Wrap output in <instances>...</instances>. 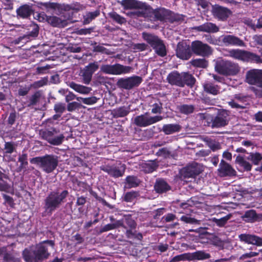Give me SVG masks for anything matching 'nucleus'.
I'll use <instances>...</instances> for the list:
<instances>
[{
    "mask_svg": "<svg viewBox=\"0 0 262 262\" xmlns=\"http://www.w3.org/2000/svg\"><path fill=\"white\" fill-rule=\"evenodd\" d=\"M60 130L55 127L46 129L41 133V138L51 145L58 146L61 145L65 138L63 134H59Z\"/></svg>",
    "mask_w": 262,
    "mask_h": 262,
    "instance_id": "obj_8",
    "label": "nucleus"
},
{
    "mask_svg": "<svg viewBox=\"0 0 262 262\" xmlns=\"http://www.w3.org/2000/svg\"><path fill=\"white\" fill-rule=\"evenodd\" d=\"M18 18L29 19L34 13L33 4H25L20 5L16 10Z\"/></svg>",
    "mask_w": 262,
    "mask_h": 262,
    "instance_id": "obj_16",
    "label": "nucleus"
},
{
    "mask_svg": "<svg viewBox=\"0 0 262 262\" xmlns=\"http://www.w3.org/2000/svg\"><path fill=\"white\" fill-rule=\"evenodd\" d=\"M169 10L164 8H157L152 10L151 16L152 17V20L160 21H167L168 16Z\"/></svg>",
    "mask_w": 262,
    "mask_h": 262,
    "instance_id": "obj_22",
    "label": "nucleus"
},
{
    "mask_svg": "<svg viewBox=\"0 0 262 262\" xmlns=\"http://www.w3.org/2000/svg\"><path fill=\"white\" fill-rule=\"evenodd\" d=\"M184 20V15L182 14H179L175 13L169 10L168 16L167 17L168 21L170 23L179 22Z\"/></svg>",
    "mask_w": 262,
    "mask_h": 262,
    "instance_id": "obj_45",
    "label": "nucleus"
},
{
    "mask_svg": "<svg viewBox=\"0 0 262 262\" xmlns=\"http://www.w3.org/2000/svg\"><path fill=\"white\" fill-rule=\"evenodd\" d=\"M99 68L98 64L96 62L90 63L86 67L85 70L93 74Z\"/></svg>",
    "mask_w": 262,
    "mask_h": 262,
    "instance_id": "obj_64",
    "label": "nucleus"
},
{
    "mask_svg": "<svg viewBox=\"0 0 262 262\" xmlns=\"http://www.w3.org/2000/svg\"><path fill=\"white\" fill-rule=\"evenodd\" d=\"M15 149V144L12 142H6L4 145L5 152L6 154L13 153Z\"/></svg>",
    "mask_w": 262,
    "mask_h": 262,
    "instance_id": "obj_60",
    "label": "nucleus"
},
{
    "mask_svg": "<svg viewBox=\"0 0 262 262\" xmlns=\"http://www.w3.org/2000/svg\"><path fill=\"white\" fill-rule=\"evenodd\" d=\"M100 15V11L99 10H95L93 12H90L86 14V17L84 18V24H89L93 19Z\"/></svg>",
    "mask_w": 262,
    "mask_h": 262,
    "instance_id": "obj_52",
    "label": "nucleus"
},
{
    "mask_svg": "<svg viewBox=\"0 0 262 262\" xmlns=\"http://www.w3.org/2000/svg\"><path fill=\"white\" fill-rule=\"evenodd\" d=\"M109 16L114 21L120 25L124 24L126 22V20L125 17L118 14L116 12H112L110 13Z\"/></svg>",
    "mask_w": 262,
    "mask_h": 262,
    "instance_id": "obj_50",
    "label": "nucleus"
},
{
    "mask_svg": "<svg viewBox=\"0 0 262 262\" xmlns=\"http://www.w3.org/2000/svg\"><path fill=\"white\" fill-rule=\"evenodd\" d=\"M159 166L157 160H148L140 165L141 170L145 173H150L157 170Z\"/></svg>",
    "mask_w": 262,
    "mask_h": 262,
    "instance_id": "obj_24",
    "label": "nucleus"
},
{
    "mask_svg": "<svg viewBox=\"0 0 262 262\" xmlns=\"http://www.w3.org/2000/svg\"><path fill=\"white\" fill-rule=\"evenodd\" d=\"M125 235L128 238H134L139 241H142L143 239V235L141 233H137L136 230L133 231L132 230H126L125 232Z\"/></svg>",
    "mask_w": 262,
    "mask_h": 262,
    "instance_id": "obj_53",
    "label": "nucleus"
},
{
    "mask_svg": "<svg viewBox=\"0 0 262 262\" xmlns=\"http://www.w3.org/2000/svg\"><path fill=\"white\" fill-rule=\"evenodd\" d=\"M191 64L195 68H206L208 67V62L205 58H196L190 61Z\"/></svg>",
    "mask_w": 262,
    "mask_h": 262,
    "instance_id": "obj_43",
    "label": "nucleus"
},
{
    "mask_svg": "<svg viewBox=\"0 0 262 262\" xmlns=\"http://www.w3.org/2000/svg\"><path fill=\"white\" fill-rule=\"evenodd\" d=\"M152 107L151 112L152 114H161L162 111V103L161 102L155 103L151 105Z\"/></svg>",
    "mask_w": 262,
    "mask_h": 262,
    "instance_id": "obj_62",
    "label": "nucleus"
},
{
    "mask_svg": "<svg viewBox=\"0 0 262 262\" xmlns=\"http://www.w3.org/2000/svg\"><path fill=\"white\" fill-rule=\"evenodd\" d=\"M231 215L228 214L220 219H217L216 218H213V221L216 224V225L220 227H224L227 221L230 219Z\"/></svg>",
    "mask_w": 262,
    "mask_h": 262,
    "instance_id": "obj_56",
    "label": "nucleus"
},
{
    "mask_svg": "<svg viewBox=\"0 0 262 262\" xmlns=\"http://www.w3.org/2000/svg\"><path fill=\"white\" fill-rule=\"evenodd\" d=\"M201 173L200 169L194 166H187L183 169L182 175L184 178H194Z\"/></svg>",
    "mask_w": 262,
    "mask_h": 262,
    "instance_id": "obj_33",
    "label": "nucleus"
},
{
    "mask_svg": "<svg viewBox=\"0 0 262 262\" xmlns=\"http://www.w3.org/2000/svg\"><path fill=\"white\" fill-rule=\"evenodd\" d=\"M215 71L224 76H234L240 71V67L236 63L226 60L217 61L215 66Z\"/></svg>",
    "mask_w": 262,
    "mask_h": 262,
    "instance_id": "obj_6",
    "label": "nucleus"
},
{
    "mask_svg": "<svg viewBox=\"0 0 262 262\" xmlns=\"http://www.w3.org/2000/svg\"><path fill=\"white\" fill-rule=\"evenodd\" d=\"M190 260L189 253H183L174 256L169 262H178L184 260Z\"/></svg>",
    "mask_w": 262,
    "mask_h": 262,
    "instance_id": "obj_58",
    "label": "nucleus"
},
{
    "mask_svg": "<svg viewBox=\"0 0 262 262\" xmlns=\"http://www.w3.org/2000/svg\"><path fill=\"white\" fill-rule=\"evenodd\" d=\"M66 104L62 102H57L54 104V111L56 113L62 115L66 111Z\"/></svg>",
    "mask_w": 262,
    "mask_h": 262,
    "instance_id": "obj_59",
    "label": "nucleus"
},
{
    "mask_svg": "<svg viewBox=\"0 0 262 262\" xmlns=\"http://www.w3.org/2000/svg\"><path fill=\"white\" fill-rule=\"evenodd\" d=\"M246 158L251 161L254 165H257L262 160V156L259 152H250Z\"/></svg>",
    "mask_w": 262,
    "mask_h": 262,
    "instance_id": "obj_47",
    "label": "nucleus"
},
{
    "mask_svg": "<svg viewBox=\"0 0 262 262\" xmlns=\"http://www.w3.org/2000/svg\"><path fill=\"white\" fill-rule=\"evenodd\" d=\"M244 61L256 63H262V59L259 55L249 51H246Z\"/></svg>",
    "mask_w": 262,
    "mask_h": 262,
    "instance_id": "obj_38",
    "label": "nucleus"
},
{
    "mask_svg": "<svg viewBox=\"0 0 262 262\" xmlns=\"http://www.w3.org/2000/svg\"><path fill=\"white\" fill-rule=\"evenodd\" d=\"M194 29L198 32H207L210 33H216L219 31V27L215 24L210 22L205 23L201 25L195 26Z\"/></svg>",
    "mask_w": 262,
    "mask_h": 262,
    "instance_id": "obj_23",
    "label": "nucleus"
},
{
    "mask_svg": "<svg viewBox=\"0 0 262 262\" xmlns=\"http://www.w3.org/2000/svg\"><path fill=\"white\" fill-rule=\"evenodd\" d=\"M49 244L52 248L55 246V242L53 240H45L35 246L26 248L22 252V257L25 262H42L48 259L50 253L48 248L45 244Z\"/></svg>",
    "mask_w": 262,
    "mask_h": 262,
    "instance_id": "obj_2",
    "label": "nucleus"
},
{
    "mask_svg": "<svg viewBox=\"0 0 262 262\" xmlns=\"http://www.w3.org/2000/svg\"><path fill=\"white\" fill-rule=\"evenodd\" d=\"M190 260H203L209 258L210 255L203 251H197L192 253H189Z\"/></svg>",
    "mask_w": 262,
    "mask_h": 262,
    "instance_id": "obj_40",
    "label": "nucleus"
},
{
    "mask_svg": "<svg viewBox=\"0 0 262 262\" xmlns=\"http://www.w3.org/2000/svg\"><path fill=\"white\" fill-rule=\"evenodd\" d=\"M244 221L247 223H254L260 219L256 211L253 209L246 211L242 216Z\"/></svg>",
    "mask_w": 262,
    "mask_h": 262,
    "instance_id": "obj_34",
    "label": "nucleus"
},
{
    "mask_svg": "<svg viewBox=\"0 0 262 262\" xmlns=\"http://www.w3.org/2000/svg\"><path fill=\"white\" fill-rule=\"evenodd\" d=\"M246 82L251 85H257L259 89H254L256 96L262 98V70L251 69L246 74Z\"/></svg>",
    "mask_w": 262,
    "mask_h": 262,
    "instance_id": "obj_7",
    "label": "nucleus"
},
{
    "mask_svg": "<svg viewBox=\"0 0 262 262\" xmlns=\"http://www.w3.org/2000/svg\"><path fill=\"white\" fill-rule=\"evenodd\" d=\"M222 41L226 46H245V43L243 40L233 35H225L223 36Z\"/></svg>",
    "mask_w": 262,
    "mask_h": 262,
    "instance_id": "obj_21",
    "label": "nucleus"
},
{
    "mask_svg": "<svg viewBox=\"0 0 262 262\" xmlns=\"http://www.w3.org/2000/svg\"><path fill=\"white\" fill-rule=\"evenodd\" d=\"M49 244L52 248L55 246V242L53 240H45L35 246L26 248L22 252V257L25 262H42L48 259L50 253L48 248L45 244Z\"/></svg>",
    "mask_w": 262,
    "mask_h": 262,
    "instance_id": "obj_1",
    "label": "nucleus"
},
{
    "mask_svg": "<svg viewBox=\"0 0 262 262\" xmlns=\"http://www.w3.org/2000/svg\"><path fill=\"white\" fill-rule=\"evenodd\" d=\"M180 220L186 224H189L191 225H198L200 224V221L195 219L194 217H191L188 215H182Z\"/></svg>",
    "mask_w": 262,
    "mask_h": 262,
    "instance_id": "obj_55",
    "label": "nucleus"
},
{
    "mask_svg": "<svg viewBox=\"0 0 262 262\" xmlns=\"http://www.w3.org/2000/svg\"><path fill=\"white\" fill-rule=\"evenodd\" d=\"M138 193L135 191L127 192L125 193L123 200L126 202H132L137 196Z\"/></svg>",
    "mask_w": 262,
    "mask_h": 262,
    "instance_id": "obj_57",
    "label": "nucleus"
},
{
    "mask_svg": "<svg viewBox=\"0 0 262 262\" xmlns=\"http://www.w3.org/2000/svg\"><path fill=\"white\" fill-rule=\"evenodd\" d=\"M219 176L221 177H232L236 175V172L231 165L224 160H221L217 169Z\"/></svg>",
    "mask_w": 262,
    "mask_h": 262,
    "instance_id": "obj_18",
    "label": "nucleus"
},
{
    "mask_svg": "<svg viewBox=\"0 0 262 262\" xmlns=\"http://www.w3.org/2000/svg\"><path fill=\"white\" fill-rule=\"evenodd\" d=\"M166 80L172 85H176L181 88L182 82V73L177 71H173L168 74Z\"/></svg>",
    "mask_w": 262,
    "mask_h": 262,
    "instance_id": "obj_25",
    "label": "nucleus"
},
{
    "mask_svg": "<svg viewBox=\"0 0 262 262\" xmlns=\"http://www.w3.org/2000/svg\"><path fill=\"white\" fill-rule=\"evenodd\" d=\"M154 189L158 193H163L171 189V186L163 179L156 180Z\"/></svg>",
    "mask_w": 262,
    "mask_h": 262,
    "instance_id": "obj_30",
    "label": "nucleus"
},
{
    "mask_svg": "<svg viewBox=\"0 0 262 262\" xmlns=\"http://www.w3.org/2000/svg\"><path fill=\"white\" fill-rule=\"evenodd\" d=\"M47 23L53 27L64 28L67 26V20L61 19L56 16H49L47 17Z\"/></svg>",
    "mask_w": 262,
    "mask_h": 262,
    "instance_id": "obj_31",
    "label": "nucleus"
},
{
    "mask_svg": "<svg viewBox=\"0 0 262 262\" xmlns=\"http://www.w3.org/2000/svg\"><path fill=\"white\" fill-rule=\"evenodd\" d=\"M163 119L161 116H150L148 112L136 116L134 123L137 126L144 127L160 121Z\"/></svg>",
    "mask_w": 262,
    "mask_h": 262,
    "instance_id": "obj_9",
    "label": "nucleus"
},
{
    "mask_svg": "<svg viewBox=\"0 0 262 262\" xmlns=\"http://www.w3.org/2000/svg\"><path fill=\"white\" fill-rule=\"evenodd\" d=\"M192 52L196 55L202 57H208L212 54L213 50L211 47L200 40H195L191 42Z\"/></svg>",
    "mask_w": 262,
    "mask_h": 262,
    "instance_id": "obj_10",
    "label": "nucleus"
},
{
    "mask_svg": "<svg viewBox=\"0 0 262 262\" xmlns=\"http://www.w3.org/2000/svg\"><path fill=\"white\" fill-rule=\"evenodd\" d=\"M82 107V104L77 102H70L67 105V110L69 112H73L77 109L80 108Z\"/></svg>",
    "mask_w": 262,
    "mask_h": 262,
    "instance_id": "obj_63",
    "label": "nucleus"
},
{
    "mask_svg": "<svg viewBox=\"0 0 262 262\" xmlns=\"http://www.w3.org/2000/svg\"><path fill=\"white\" fill-rule=\"evenodd\" d=\"M132 69L130 66H123L119 63L113 65L106 64L102 66L101 67V70L104 73L113 75L129 73Z\"/></svg>",
    "mask_w": 262,
    "mask_h": 262,
    "instance_id": "obj_13",
    "label": "nucleus"
},
{
    "mask_svg": "<svg viewBox=\"0 0 262 262\" xmlns=\"http://www.w3.org/2000/svg\"><path fill=\"white\" fill-rule=\"evenodd\" d=\"M122 224L120 221H116L114 223L112 224H108L105 225L102 228H101L100 230V233H102L104 232H106L111 230H113L115 229L118 228L120 227Z\"/></svg>",
    "mask_w": 262,
    "mask_h": 262,
    "instance_id": "obj_49",
    "label": "nucleus"
},
{
    "mask_svg": "<svg viewBox=\"0 0 262 262\" xmlns=\"http://www.w3.org/2000/svg\"><path fill=\"white\" fill-rule=\"evenodd\" d=\"M181 88H184L185 85L190 88H192L196 82L195 77L189 72H182V82Z\"/></svg>",
    "mask_w": 262,
    "mask_h": 262,
    "instance_id": "obj_27",
    "label": "nucleus"
},
{
    "mask_svg": "<svg viewBox=\"0 0 262 262\" xmlns=\"http://www.w3.org/2000/svg\"><path fill=\"white\" fill-rule=\"evenodd\" d=\"M36 6L39 9L45 10L47 12L50 11L59 10L61 8L60 4L57 3L51 2H38L36 3Z\"/></svg>",
    "mask_w": 262,
    "mask_h": 262,
    "instance_id": "obj_26",
    "label": "nucleus"
},
{
    "mask_svg": "<svg viewBox=\"0 0 262 262\" xmlns=\"http://www.w3.org/2000/svg\"><path fill=\"white\" fill-rule=\"evenodd\" d=\"M246 51L241 49H231L229 51V56L235 59L244 61Z\"/></svg>",
    "mask_w": 262,
    "mask_h": 262,
    "instance_id": "obj_41",
    "label": "nucleus"
},
{
    "mask_svg": "<svg viewBox=\"0 0 262 262\" xmlns=\"http://www.w3.org/2000/svg\"><path fill=\"white\" fill-rule=\"evenodd\" d=\"M121 5L126 9H132L138 7V3L135 0H122Z\"/></svg>",
    "mask_w": 262,
    "mask_h": 262,
    "instance_id": "obj_51",
    "label": "nucleus"
},
{
    "mask_svg": "<svg viewBox=\"0 0 262 262\" xmlns=\"http://www.w3.org/2000/svg\"><path fill=\"white\" fill-rule=\"evenodd\" d=\"M122 224L120 227H122L126 230L135 229L136 228L137 224L133 220L131 215L125 216L124 220H119Z\"/></svg>",
    "mask_w": 262,
    "mask_h": 262,
    "instance_id": "obj_35",
    "label": "nucleus"
},
{
    "mask_svg": "<svg viewBox=\"0 0 262 262\" xmlns=\"http://www.w3.org/2000/svg\"><path fill=\"white\" fill-rule=\"evenodd\" d=\"M3 179L0 180V191H4L7 193L10 192L11 189L10 185Z\"/></svg>",
    "mask_w": 262,
    "mask_h": 262,
    "instance_id": "obj_61",
    "label": "nucleus"
},
{
    "mask_svg": "<svg viewBox=\"0 0 262 262\" xmlns=\"http://www.w3.org/2000/svg\"><path fill=\"white\" fill-rule=\"evenodd\" d=\"M69 192L60 188L50 191L44 199L43 208L47 214L51 215L67 201Z\"/></svg>",
    "mask_w": 262,
    "mask_h": 262,
    "instance_id": "obj_3",
    "label": "nucleus"
},
{
    "mask_svg": "<svg viewBox=\"0 0 262 262\" xmlns=\"http://www.w3.org/2000/svg\"><path fill=\"white\" fill-rule=\"evenodd\" d=\"M229 114L226 110L220 111L212 119V128L224 127L229 123Z\"/></svg>",
    "mask_w": 262,
    "mask_h": 262,
    "instance_id": "obj_14",
    "label": "nucleus"
},
{
    "mask_svg": "<svg viewBox=\"0 0 262 262\" xmlns=\"http://www.w3.org/2000/svg\"><path fill=\"white\" fill-rule=\"evenodd\" d=\"M204 92L214 96L220 93L221 88L219 85L210 81H206L203 84Z\"/></svg>",
    "mask_w": 262,
    "mask_h": 262,
    "instance_id": "obj_29",
    "label": "nucleus"
},
{
    "mask_svg": "<svg viewBox=\"0 0 262 262\" xmlns=\"http://www.w3.org/2000/svg\"><path fill=\"white\" fill-rule=\"evenodd\" d=\"M238 237L241 242L256 246H262V238L256 235L241 234Z\"/></svg>",
    "mask_w": 262,
    "mask_h": 262,
    "instance_id": "obj_20",
    "label": "nucleus"
},
{
    "mask_svg": "<svg viewBox=\"0 0 262 262\" xmlns=\"http://www.w3.org/2000/svg\"><path fill=\"white\" fill-rule=\"evenodd\" d=\"M31 28L32 29L30 30V29H29L27 32V36H28V38H35L37 37L39 33L38 26L36 24H34L32 26H31Z\"/></svg>",
    "mask_w": 262,
    "mask_h": 262,
    "instance_id": "obj_54",
    "label": "nucleus"
},
{
    "mask_svg": "<svg viewBox=\"0 0 262 262\" xmlns=\"http://www.w3.org/2000/svg\"><path fill=\"white\" fill-rule=\"evenodd\" d=\"M181 126L178 124H164L162 127V131L165 135H170L174 133L179 132Z\"/></svg>",
    "mask_w": 262,
    "mask_h": 262,
    "instance_id": "obj_36",
    "label": "nucleus"
},
{
    "mask_svg": "<svg viewBox=\"0 0 262 262\" xmlns=\"http://www.w3.org/2000/svg\"><path fill=\"white\" fill-rule=\"evenodd\" d=\"M125 183L127 188H136L141 183L140 180L135 176H127L125 179Z\"/></svg>",
    "mask_w": 262,
    "mask_h": 262,
    "instance_id": "obj_37",
    "label": "nucleus"
},
{
    "mask_svg": "<svg viewBox=\"0 0 262 262\" xmlns=\"http://www.w3.org/2000/svg\"><path fill=\"white\" fill-rule=\"evenodd\" d=\"M28 154L27 153L23 152L19 154L18 158V162L20 163L18 168L20 170L26 169L28 165Z\"/></svg>",
    "mask_w": 262,
    "mask_h": 262,
    "instance_id": "obj_46",
    "label": "nucleus"
},
{
    "mask_svg": "<svg viewBox=\"0 0 262 262\" xmlns=\"http://www.w3.org/2000/svg\"><path fill=\"white\" fill-rule=\"evenodd\" d=\"M191 47L186 42H179L176 49L177 56L183 60L189 59L192 55Z\"/></svg>",
    "mask_w": 262,
    "mask_h": 262,
    "instance_id": "obj_17",
    "label": "nucleus"
},
{
    "mask_svg": "<svg viewBox=\"0 0 262 262\" xmlns=\"http://www.w3.org/2000/svg\"><path fill=\"white\" fill-rule=\"evenodd\" d=\"M235 162L241 167H243L244 170L245 171H248L251 170V164L249 162L246 161L244 157L242 156L239 155L237 156L236 158Z\"/></svg>",
    "mask_w": 262,
    "mask_h": 262,
    "instance_id": "obj_42",
    "label": "nucleus"
},
{
    "mask_svg": "<svg viewBox=\"0 0 262 262\" xmlns=\"http://www.w3.org/2000/svg\"><path fill=\"white\" fill-rule=\"evenodd\" d=\"M142 36L159 56L164 57L167 55L166 46L163 40L158 36L144 32L142 33Z\"/></svg>",
    "mask_w": 262,
    "mask_h": 262,
    "instance_id": "obj_5",
    "label": "nucleus"
},
{
    "mask_svg": "<svg viewBox=\"0 0 262 262\" xmlns=\"http://www.w3.org/2000/svg\"><path fill=\"white\" fill-rule=\"evenodd\" d=\"M30 162L38 165L46 173H50L56 169L58 164V157L53 154H46L43 156L30 159Z\"/></svg>",
    "mask_w": 262,
    "mask_h": 262,
    "instance_id": "obj_4",
    "label": "nucleus"
},
{
    "mask_svg": "<svg viewBox=\"0 0 262 262\" xmlns=\"http://www.w3.org/2000/svg\"><path fill=\"white\" fill-rule=\"evenodd\" d=\"M126 168V165L121 163H119L118 166L106 165L100 167L101 170L107 173L110 176L115 178L122 177L125 173Z\"/></svg>",
    "mask_w": 262,
    "mask_h": 262,
    "instance_id": "obj_12",
    "label": "nucleus"
},
{
    "mask_svg": "<svg viewBox=\"0 0 262 262\" xmlns=\"http://www.w3.org/2000/svg\"><path fill=\"white\" fill-rule=\"evenodd\" d=\"M178 109L181 114L188 115L193 113L195 107L191 104H182L178 106Z\"/></svg>",
    "mask_w": 262,
    "mask_h": 262,
    "instance_id": "obj_44",
    "label": "nucleus"
},
{
    "mask_svg": "<svg viewBox=\"0 0 262 262\" xmlns=\"http://www.w3.org/2000/svg\"><path fill=\"white\" fill-rule=\"evenodd\" d=\"M142 82L141 77L135 75L126 78H120L118 80L117 84L120 88L129 90L138 86Z\"/></svg>",
    "mask_w": 262,
    "mask_h": 262,
    "instance_id": "obj_11",
    "label": "nucleus"
},
{
    "mask_svg": "<svg viewBox=\"0 0 262 262\" xmlns=\"http://www.w3.org/2000/svg\"><path fill=\"white\" fill-rule=\"evenodd\" d=\"M41 93L39 91H36L35 92L29 99L28 103L27 106L28 107H31L32 106L36 105L37 103L39 101L41 97Z\"/></svg>",
    "mask_w": 262,
    "mask_h": 262,
    "instance_id": "obj_48",
    "label": "nucleus"
},
{
    "mask_svg": "<svg viewBox=\"0 0 262 262\" xmlns=\"http://www.w3.org/2000/svg\"><path fill=\"white\" fill-rule=\"evenodd\" d=\"M0 257H3V262H22L20 257H15L12 253L8 252L6 247L0 248Z\"/></svg>",
    "mask_w": 262,
    "mask_h": 262,
    "instance_id": "obj_28",
    "label": "nucleus"
},
{
    "mask_svg": "<svg viewBox=\"0 0 262 262\" xmlns=\"http://www.w3.org/2000/svg\"><path fill=\"white\" fill-rule=\"evenodd\" d=\"M130 109L129 106H120L112 110L111 114L114 118L124 117L129 114L130 112Z\"/></svg>",
    "mask_w": 262,
    "mask_h": 262,
    "instance_id": "obj_32",
    "label": "nucleus"
},
{
    "mask_svg": "<svg viewBox=\"0 0 262 262\" xmlns=\"http://www.w3.org/2000/svg\"><path fill=\"white\" fill-rule=\"evenodd\" d=\"M211 11L213 16L221 21L227 20L232 14V11L229 9L219 5L213 6Z\"/></svg>",
    "mask_w": 262,
    "mask_h": 262,
    "instance_id": "obj_15",
    "label": "nucleus"
},
{
    "mask_svg": "<svg viewBox=\"0 0 262 262\" xmlns=\"http://www.w3.org/2000/svg\"><path fill=\"white\" fill-rule=\"evenodd\" d=\"M238 237L241 242L256 246H262V238L256 235L241 234Z\"/></svg>",
    "mask_w": 262,
    "mask_h": 262,
    "instance_id": "obj_19",
    "label": "nucleus"
},
{
    "mask_svg": "<svg viewBox=\"0 0 262 262\" xmlns=\"http://www.w3.org/2000/svg\"><path fill=\"white\" fill-rule=\"evenodd\" d=\"M69 86L76 92L83 94H89L92 90L91 88L77 84L74 82H70Z\"/></svg>",
    "mask_w": 262,
    "mask_h": 262,
    "instance_id": "obj_39",
    "label": "nucleus"
}]
</instances>
